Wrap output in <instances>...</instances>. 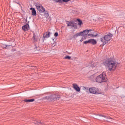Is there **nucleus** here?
<instances>
[{"label":"nucleus","instance_id":"423d86ee","mask_svg":"<svg viewBox=\"0 0 125 125\" xmlns=\"http://www.w3.org/2000/svg\"><path fill=\"white\" fill-rule=\"evenodd\" d=\"M67 26L72 29L77 28V24L72 22H69L67 23Z\"/></svg>","mask_w":125,"mask_h":125},{"label":"nucleus","instance_id":"dca6fc26","mask_svg":"<svg viewBox=\"0 0 125 125\" xmlns=\"http://www.w3.org/2000/svg\"><path fill=\"white\" fill-rule=\"evenodd\" d=\"M30 10L32 11V15H36V10H35V8H30Z\"/></svg>","mask_w":125,"mask_h":125},{"label":"nucleus","instance_id":"a878e982","mask_svg":"<svg viewBox=\"0 0 125 125\" xmlns=\"http://www.w3.org/2000/svg\"><path fill=\"white\" fill-rule=\"evenodd\" d=\"M55 2L60 3L62 1V0H53Z\"/></svg>","mask_w":125,"mask_h":125},{"label":"nucleus","instance_id":"c756f323","mask_svg":"<svg viewBox=\"0 0 125 125\" xmlns=\"http://www.w3.org/2000/svg\"><path fill=\"white\" fill-rule=\"evenodd\" d=\"M62 1H63V2H69V1H70V0H62Z\"/></svg>","mask_w":125,"mask_h":125},{"label":"nucleus","instance_id":"ddd939ff","mask_svg":"<svg viewBox=\"0 0 125 125\" xmlns=\"http://www.w3.org/2000/svg\"><path fill=\"white\" fill-rule=\"evenodd\" d=\"M96 66V63H94V62H92L90 64H88V66H87V67H89V68H94Z\"/></svg>","mask_w":125,"mask_h":125},{"label":"nucleus","instance_id":"39448f33","mask_svg":"<svg viewBox=\"0 0 125 125\" xmlns=\"http://www.w3.org/2000/svg\"><path fill=\"white\" fill-rule=\"evenodd\" d=\"M59 97H57V96L55 95L45 97L46 99L51 101H52L53 100H55L56 99H57Z\"/></svg>","mask_w":125,"mask_h":125},{"label":"nucleus","instance_id":"0eeeda50","mask_svg":"<svg viewBox=\"0 0 125 125\" xmlns=\"http://www.w3.org/2000/svg\"><path fill=\"white\" fill-rule=\"evenodd\" d=\"M92 30H85L83 31L80 32V33H82V35H83V37H87V35H88L89 32L91 31Z\"/></svg>","mask_w":125,"mask_h":125},{"label":"nucleus","instance_id":"6ab92c4d","mask_svg":"<svg viewBox=\"0 0 125 125\" xmlns=\"http://www.w3.org/2000/svg\"><path fill=\"white\" fill-rule=\"evenodd\" d=\"M82 32H80L79 33H76V34H75V35L74 36V37L75 38V37H79V36H83V35H82Z\"/></svg>","mask_w":125,"mask_h":125},{"label":"nucleus","instance_id":"7c9ffc66","mask_svg":"<svg viewBox=\"0 0 125 125\" xmlns=\"http://www.w3.org/2000/svg\"><path fill=\"white\" fill-rule=\"evenodd\" d=\"M58 36V33L55 32L54 34V36L55 37H57Z\"/></svg>","mask_w":125,"mask_h":125},{"label":"nucleus","instance_id":"9b49d317","mask_svg":"<svg viewBox=\"0 0 125 125\" xmlns=\"http://www.w3.org/2000/svg\"><path fill=\"white\" fill-rule=\"evenodd\" d=\"M50 35H51L50 32H45V33H44L43 34V38L44 39L48 38L50 37Z\"/></svg>","mask_w":125,"mask_h":125},{"label":"nucleus","instance_id":"4468645a","mask_svg":"<svg viewBox=\"0 0 125 125\" xmlns=\"http://www.w3.org/2000/svg\"><path fill=\"white\" fill-rule=\"evenodd\" d=\"M29 25L27 24L22 27V29L24 31H27V30H29Z\"/></svg>","mask_w":125,"mask_h":125},{"label":"nucleus","instance_id":"412c9836","mask_svg":"<svg viewBox=\"0 0 125 125\" xmlns=\"http://www.w3.org/2000/svg\"><path fill=\"white\" fill-rule=\"evenodd\" d=\"M84 44H90V40H88L87 41H85L84 42Z\"/></svg>","mask_w":125,"mask_h":125},{"label":"nucleus","instance_id":"c85d7f7f","mask_svg":"<svg viewBox=\"0 0 125 125\" xmlns=\"http://www.w3.org/2000/svg\"><path fill=\"white\" fill-rule=\"evenodd\" d=\"M8 46H6V45L3 44L2 45V47H3V48H6V47H7Z\"/></svg>","mask_w":125,"mask_h":125},{"label":"nucleus","instance_id":"f8f14e48","mask_svg":"<svg viewBox=\"0 0 125 125\" xmlns=\"http://www.w3.org/2000/svg\"><path fill=\"white\" fill-rule=\"evenodd\" d=\"M95 116H98V117H104V118H106V119H111V118L110 117H108V116H105V115H102V114H94Z\"/></svg>","mask_w":125,"mask_h":125},{"label":"nucleus","instance_id":"aec40b11","mask_svg":"<svg viewBox=\"0 0 125 125\" xmlns=\"http://www.w3.org/2000/svg\"><path fill=\"white\" fill-rule=\"evenodd\" d=\"M85 39H86V37H83L81 38V39H80L79 42H82L84 40H85Z\"/></svg>","mask_w":125,"mask_h":125},{"label":"nucleus","instance_id":"f03ea898","mask_svg":"<svg viewBox=\"0 0 125 125\" xmlns=\"http://www.w3.org/2000/svg\"><path fill=\"white\" fill-rule=\"evenodd\" d=\"M112 36V34L111 33H108L107 35L101 37L100 40L103 45H105L108 43V42H109V41L111 39Z\"/></svg>","mask_w":125,"mask_h":125},{"label":"nucleus","instance_id":"4be33fe9","mask_svg":"<svg viewBox=\"0 0 125 125\" xmlns=\"http://www.w3.org/2000/svg\"><path fill=\"white\" fill-rule=\"evenodd\" d=\"M77 21L78 22V25L81 26L82 24V21L81 20L77 19Z\"/></svg>","mask_w":125,"mask_h":125},{"label":"nucleus","instance_id":"473e14b6","mask_svg":"<svg viewBox=\"0 0 125 125\" xmlns=\"http://www.w3.org/2000/svg\"><path fill=\"white\" fill-rule=\"evenodd\" d=\"M94 118L96 119H98V118H97V116H94Z\"/></svg>","mask_w":125,"mask_h":125},{"label":"nucleus","instance_id":"bb28decb","mask_svg":"<svg viewBox=\"0 0 125 125\" xmlns=\"http://www.w3.org/2000/svg\"><path fill=\"white\" fill-rule=\"evenodd\" d=\"M34 50L35 51H39V48L38 47H35Z\"/></svg>","mask_w":125,"mask_h":125},{"label":"nucleus","instance_id":"20e7f679","mask_svg":"<svg viewBox=\"0 0 125 125\" xmlns=\"http://www.w3.org/2000/svg\"><path fill=\"white\" fill-rule=\"evenodd\" d=\"M84 89L86 90V92H90V93L92 94H101L102 92H101L99 89L96 87H91L90 88V89H88V88H84Z\"/></svg>","mask_w":125,"mask_h":125},{"label":"nucleus","instance_id":"2eb2a0df","mask_svg":"<svg viewBox=\"0 0 125 125\" xmlns=\"http://www.w3.org/2000/svg\"><path fill=\"white\" fill-rule=\"evenodd\" d=\"M97 42L95 40L92 39H90V43L95 45L96 44Z\"/></svg>","mask_w":125,"mask_h":125},{"label":"nucleus","instance_id":"9d476101","mask_svg":"<svg viewBox=\"0 0 125 125\" xmlns=\"http://www.w3.org/2000/svg\"><path fill=\"white\" fill-rule=\"evenodd\" d=\"M73 87L74 90L77 91V92H80L81 91V88L78 86V85L74 84L73 85Z\"/></svg>","mask_w":125,"mask_h":125},{"label":"nucleus","instance_id":"72a5a7b5","mask_svg":"<svg viewBox=\"0 0 125 125\" xmlns=\"http://www.w3.org/2000/svg\"><path fill=\"white\" fill-rule=\"evenodd\" d=\"M125 26H124V28H125Z\"/></svg>","mask_w":125,"mask_h":125},{"label":"nucleus","instance_id":"a211bd4d","mask_svg":"<svg viewBox=\"0 0 125 125\" xmlns=\"http://www.w3.org/2000/svg\"><path fill=\"white\" fill-rule=\"evenodd\" d=\"M24 102L30 103L34 101V99H31L30 100L25 99L24 100Z\"/></svg>","mask_w":125,"mask_h":125},{"label":"nucleus","instance_id":"cd10ccee","mask_svg":"<svg viewBox=\"0 0 125 125\" xmlns=\"http://www.w3.org/2000/svg\"><path fill=\"white\" fill-rule=\"evenodd\" d=\"M34 124H37V125H40L41 124V122H40L36 121V122H34Z\"/></svg>","mask_w":125,"mask_h":125},{"label":"nucleus","instance_id":"6e6552de","mask_svg":"<svg viewBox=\"0 0 125 125\" xmlns=\"http://www.w3.org/2000/svg\"><path fill=\"white\" fill-rule=\"evenodd\" d=\"M34 5L35 6V8H36V9H39L40 8H43V6L40 3L38 2H35Z\"/></svg>","mask_w":125,"mask_h":125},{"label":"nucleus","instance_id":"2f4dec72","mask_svg":"<svg viewBox=\"0 0 125 125\" xmlns=\"http://www.w3.org/2000/svg\"><path fill=\"white\" fill-rule=\"evenodd\" d=\"M35 36L34 34V35L33 36V40H36V38H35Z\"/></svg>","mask_w":125,"mask_h":125},{"label":"nucleus","instance_id":"5701e85b","mask_svg":"<svg viewBox=\"0 0 125 125\" xmlns=\"http://www.w3.org/2000/svg\"><path fill=\"white\" fill-rule=\"evenodd\" d=\"M87 35L88 36L96 37L97 36V34H87Z\"/></svg>","mask_w":125,"mask_h":125},{"label":"nucleus","instance_id":"1a4fd4ad","mask_svg":"<svg viewBox=\"0 0 125 125\" xmlns=\"http://www.w3.org/2000/svg\"><path fill=\"white\" fill-rule=\"evenodd\" d=\"M34 5L35 6V8H36V9H39L40 8H43V6L40 3L38 2H35Z\"/></svg>","mask_w":125,"mask_h":125},{"label":"nucleus","instance_id":"7ed1b4c3","mask_svg":"<svg viewBox=\"0 0 125 125\" xmlns=\"http://www.w3.org/2000/svg\"><path fill=\"white\" fill-rule=\"evenodd\" d=\"M96 81L98 83L106 82L107 81L106 72H102V73L97 76L96 77Z\"/></svg>","mask_w":125,"mask_h":125},{"label":"nucleus","instance_id":"b1692460","mask_svg":"<svg viewBox=\"0 0 125 125\" xmlns=\"http://www.w3.org/2000/svg\"><path fill=\"white\" fill-rule=\"evenodd\" d=\"M45 16L47 18H48V17H49V15H48V13L47 12H45Z\"/></svg>","mask_w":125,"mask_h":125},{"label":"nucleus","instance_id":"f3484780","mask_svg":"<svg viewBox=\"0 0 125 125\" xmlns=\"http://www.w3.org/2000/svg\"><path fill=\"white\" fill-rule=\"evenodd\" d=\"M38 11H39L41 13H43L45 12V8L44 7H42V8H39V9H37Z\"/></svg>","mask_w":125,"mask_h":125},{"label":"nucleus","instance_id":"f257e3e1","mask_svg":"<svg viewBox=\"0 0 125 125\" xmlns=\"http://www.w3.org/2000/svg\"><path fill=\"white\" fill-rule=\"evenodd\" d=\"M117 62L114 61L108 60L105 61L104 65L106 66L107 68H108L109 71H113L116 70L117 66Z\"/></svg>","mask_w":125,"mask_h":125},{"label":"nucleus","instance_id":"393cba45","mask_svg":"<svg viewBox=\"0 0 125 125\" xmlns=\"http://www.w3.org/2000/svg\"><path fill=\"white\" fill-rule=\"evenodd\" d=\"M64 59L70 60L71 59V57L69 56H66V57H65Z\"/></svg>","mask_w":125,"mask_h":125}]
</instances>
